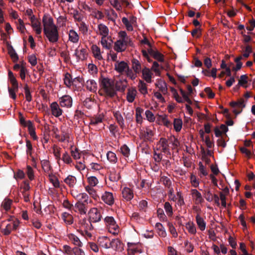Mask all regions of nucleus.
I'll return each mask as SVG.
<instances>
[{"label":"nucleus","mask_w":255,"mask_h":255,"mask_svg":"<svg viewBox=\"0 0 255 255\" xmlns=\"http://www.w3.org/2000/svg\"><path fill=\"white\" fill-rule=\"evenodd\" d=\"M100 86L99 93L101 95L110 98L116 95V90L114 88V82L112 79L102 77L100 79Z\"/></svg>","instance_id":"f257e3e1"},{"label":"nucleus","mask_w":255,"mask_h":255,"mask_svg":"<svg viewBox=\"0 0 255 255\" xmlns=\"http://www.w3.org/2000/svg\"><path fill=\"white\" fill-rule=\"evenodd\" d=\"M171 92L174 98H175L177 102L180 103L183 101H186L188 103V104L186 105V108L187 111L188 112L189 114L190 115L191 114V107L190 106L191 103L190 100V93L191 92L190 87H188V92L184 91L182 89H180V93L182 95V97L179 96L177 93V91L174 88H171Z\"/></svg>","instance_id":"f03ea898"},{"label":"nucleus","mask_w":255,"mask_h":255,"mask_svg":"<svg viewBox=\"0 0 255 255\" xmlns=\"http://www.w3.org/2000/svg\"><path fill=\"white\" fill-rule=\"evenodd\" d=\"M129 38L125 31H121L118 33V39L115 42L114 50L118 52L125 51L127 48Z\"/></svg>","instance_id":"7ed1b4c3"},{"label":"nucleus","mask_w":255,"mask_h":255,"mask_svg":"<svg viewBox=\"0 0 255 255\" xmlns=\"http://www.w3.org/2000/svg\"><path fill=\"white\" fill-rule=\"evenodd\" d=\"M19 121L22 125L27 127L29 133L31 137L34 140H36L37 139V137L35 131V128L32 122L30 121H26L20 113H19Z\"/></svg>","instance_id":"20e7f679"},{"label":"nucleus","mask_w":255,"mask_h":255,"mask_svg":"<svg viewBox=\"0 0 255 255\" xmlns=\"http://www.w3.org/2000/svg\"><path fill=\"white\" fill-rule=\"evenodd\" d=\"M106 225L109 232L114 235L118 234L119 232V227L116 224L114 219L112 217H107L105 219Z\"/></svg>","instance_id":"39448f33"},{"label":"nucleus","mask_w":255,"mask_h":255,"mask_svg":"<svg viewBox=\"0 0 255 255\" xmlns=\"http://www.w3.org/2000/svg\"><path fill=\"white\" fill-rule=\"evenodd\" d=\"M31 26L38 37L40 36L42 31V28L40 21L35 16H31L30 17Z\"/></svg>","instance_id":"423d86ee"},{"label":"nucleus","mask_w":255,"mask_h":255,"mask_svg":"<svg viewBox=\"0 0 255 255\" xmlns=\"http://www.w3.org/2000/svg\"><path fill=\"white\" fill-rule=\"evenodd\" d=\"M43 31L57 28L53 18L49 15H44L42 18Z\"/></svg>","instance_id":"0eeeda50"},{"label":"nucleus","mask_w":255,"mask_h":255,"mask_svg":"<svg viewBox=\"0 0 255 255\" xmlns=\"http://www.w3.org/2000/svg\"><path fill=\"white\" fill-rule=\"evenodd\" d=\"M19 225V221L16 219H14L8 223L5 228L2 231L3 234L5 235H8L14 230H15L18 228Z\"/></svg>","instance_id":"6e6552de"},{"label":"nucleus","mask_w":255,"mask_h":255,"mask_svg":"<svg viewBox=\"0 0 255 255\" xmlns=\"http://www.w3.org/2000/svg\"><path fill=\"white\" fill-rule=\"evenodd\" d=\"M43 31L50 42L54 43L58 41L59 35L57 28Z\"/></svg>","instance_id":"1a4fd4ad"},{"label":"nucleus","mask_w":255,"mask_h":255,"mask_svg":"<svg viewBox=\"0 0 255 255\" xmlns=\"http://www.w3.org/2000/svg\"><path fill=\"white\" fill-rule=\"evenodd\" d=\"M74 54L78 60H84L88 57L87 49L79 45L75 50Z\"/></svg>","instance_id":"9d476101"},{"label":"nucleus","mask_w":255,"mask_h":255,"mask_svg":"<svg viewBox=\"0 0 255 255\" xmlns=\"http://www.w3.org/2000/svg\"><path fill=\"white\" fill-rule=\"evenodd\" d=\"M92 226L91 221L86 219L80 221L79 223V230L81 233L88 230H92Z\"/></svg>","instance_id":"9b49d317"},{"label":"nucleus","mask_w":255,"mask_h":255,"mask_svg":"<svg viewBox=\"0 0 255 255\" xmlns=\"http://www.w3.org/2000/svg\"><path fill=\"white\" fill-rule=\"evenodd\" d=\"M128 253L134 254L136 253H141L142 252V247L140 243H128Z\"/></svg>","instance_id":"f8f14e48"},{"label":"nucleus","mask_w":255,"mask_h":255,"mask_svg":"<svg viewBox=\"0 0 255 255\" xmlns=\"http://www.w3.org/2000/svg\"><path fill=\"white\" fill-rule=\"evenodd\" d=\"M89 215L90 220L93 222H99L101 220L102 217L101 213L96 208H93L90 210Z\"/></svg>","instance_id":"ddd939ff"},{"label":"nucleus","mask_w":255,"mask_h":255,"mask_svg":"<svg viewBox=\"0 0 255 255\" xmlns=\"http://www.w3.org/2000/svg\"><path fill=\"white\" fill-rule=\"evenodd\" d=\"M156 122L159 125H163L167 128L171 127V124L166 115H156Z\"/></svg>","instance_id":"4468645a"},{"label":"nucleus","mask_w":255,"mask_h":255,"mask_svg":"<svg viewBox=\"0 0 255 255\" xmlns=\"http://www.w3.org/2000/svg\"><path fill=\"white\" fill-rule=\"evenodd\" d=\"M110 248H112L118 252H121L124 250V245L119 239H113L112 241H111Z\"/></svg>","instance_id":"2eb2a0df"},{"label":"nucleus","mask_w":255,"mask_h":255,"mask_svg":"<svg viewBox=\"0 0 255 255\" xmlns=\"http://www.w3.org/2000/svg\"><path fill=\"white\" fill-rule=\"evenodd\" d=\"M59 103L61 107H71L72 105V100L70 96L65 95L59 99Z\"/></svg>","instance_id":"dca6fc26"},{"label":"nucleus","mask_w":255,"mask_h":255,"mask_svg":"<svg viewBox=\"0 0 255 255\" xmlns=\"http://www.w3.org/2000/svg\"><path fill=\"white\" fill-rule=\"evenodd\" d=\"M155 86L163 95L167 93V88L165 82L161 79H158L155 84Z\"/></svg>","instance_id":"f3484780"},{"label":"nucleus","mask_w":255,"mask_h":255,"mask_svg":"<svg viewBox=\"0 0 255 255\" xmlns=\"http://www.w3.org/2000/svg\"><path fill=\"white\" fill-rule=\"evenodd\" d=\"M122 196L126 201H130L133 197V192L132 190L128 187H124L122 191Z\"/></svg>","instance_id":"a211bd4d"},{"label":"nucleus","mask_w":255,"mask_h":255,"mask_svg":"<svg viewBox=\"0 0 255 255\" xmlns=\"http://www.w3.org/2000/svg\"><path fill=\"white\" fill-rule=\"evenodd\" d=\"M111 240L106 236H102L99 238L98 243L99 245L105 249L110 248Z\"/></svg>","instance_id":"6ab92c4d"},{"label":"nucleus","mask_w":255,"mask_h":255,"mask_svg":"<svg viewBox=\"0 0 255 255\" xmlns=\"http://www.w3.org/2000/svg\"><path fill=\"white\" fill-rule=\"evenodd\" d=\"M152 72L147 68H144L142 70V77L148 83L152 82Z\"/></svg>","instance_id":"aec40b11"},{"label":"nucleus","mask_w":255,"mask_h":255,"mask_svg":"<svg viewBox=\"0 0 255 255\" xmlns=\"http://www.w3.org/2000/svg\"><path fill=\"white\" fill-rule=\"evenodd\" d=\"M115 67L116 70L119 73L126 72L128 69V64L124 61L117 62Z\"/></svg>","instance_id":"412c9836"},{"label":"nucleus","mask_w":255,"mask_h":255,"mask_svg":"<svg viewBox=\"0 0 255 255\" xmlns=\"http://www.w3.org/2000/svg\"><path fill=\"white\" fill-rule=\"evenodd\" d=\"M100 42L103 48L109 49L111 47L113 41L111 36L108 35L102 37Z\"/></svg>","instance_id":"4be33fe9"},{"label":"nucleus","mask_w":255,"mask_h":255,"mask_svg":"<svg viewBox=\"0 0 255 255\" xmlns=\"http://www.w3.org/2000/svg\"><path fill=\"white\" fill-rule=\"evenodd\" d=\"M122 22L126 26L128 30L132 31L133 30L132 25L135 22V18L133 17H132L130 18L129 20H128L126 17H123L122 18Z\"/></svg>","instance_id":"5701e85b"},{"label":"nucleus","mask_w":255,"mask_h":255,"mask_svg":"<svg viewBox=\"0 0 255 255\" xmlns=\"http://www.w3.org/2000/svg\"><path fill=\"white\" fill-rule=\"evenodd\" d=\"M192 199L197 205L201 204L204 201L201 194L196 189H192Z\"/></svg>","instance_id":"b1692460"},{"label":"nucleus","mask_w":255,"mask_h":255,"mask_svg":"<svg viewBox=\"0 0 255 255\" xmlns=\"http://www.w3.org/2000/svg\"><path fill=\"white\" fill-rule=\"evenodd\" d=\"M156 148L161 151L166 152L168 149L167 140L165 138H161L156 145Z\"/></svg>","instance_id":"393cba45"},{"label":"nucleus","mask_w":255,"mask_h":255,"mask_svg":"<svg viewBox=\"0 0 255 255\" xmlns=\"http://www.w3.org/2000/svg\"><path fill=\"white\" fill-rule=\"evenodd\" d=\"M104 202L108 205H112L114 202L113 194L111 192H105L102 196Z\"/></svg>","instance_id":"a878e982"},{"label":"nucleus","mask_w":255,"mask_h":255,"mask_svg":"<svg viewBox=\"0 0 255 255\" xmlns=\"http://www.w3.org/2000/svg\"><path fill=\"white\" fill-rule=\"evenodd\" d=\"M52 114L56 117H58L62 115V111L59 108V105L56 102H53L50 106Z\"/></svg>","instance_id":"bb28decb"},{"label":"nucleus","mask_w":255,"mask_h":255,"mask_svg":"<svg viewBox=\"0 0 255 255\" xmlns=\"http://www.w3.org/2000/svg\"><path fill=\"white\" fill-rule=\"evenodd\" d=\"M137 91L135 88H129L127 94V100L129 103H132L136 96Z\"/></svg>","instance_id":"cd10ccee"},{"label":"nucleus","mask_w":255,"mask_h":255,"mask_svg":"<svg viewBox=\"0 0 255 255\" xmlns=\"http://www.w3.org/2000/svg\"><path fill=\"white\" fill-rule=\"evenodd\" d=\"M91 50L92 53L95 58L98 60H102L103 59L102 52L101 51L100 48L97 45H93L91 47Z\"/></svg>","instance_id":"c85d7f7f"},{"label":"nucleus","mask_w":255,"mask_h":255,"mask_svg":"<svg viewBox=\"0 0 255 255\" xmlns=\"http://www.w3.org/2000/svg\"><path fill=\"white\" fill-rule=\"evenodd\" d=\"M85 86L90 91L95 92L97 90V84L95 80L90 79L87 81Z\"/></svg>","instance_id":"c756f323"},{"label":"nucleus","mask_w":255,"mask_h":255,"mask_svg":"<svg viewBox=\"0 0 255 255\" xmlns=\"http://www.w3.org/2000/svg\"><path fill=\"white\" fill-rule=\"evenodd\" d=\"M127 85V81L124 79H120L116 81L115 83L116 90L118 91H124Z\"/></svg>","instance_id":"7c9ffc66"},{"label":"nucleus","mask_w":255,"mask_h":255,"mask_svg":"<svg viewBox=\"0 0 255 255\" xmlns=\"http://www.w3.org/2000/svg\"><path fill=\"white\" fill-rule=\"evenodd\" d=\"M68 39L72 43H77L79 39V35L75 30L71 29L68 32Z\"/></svg>","instance_id":"2f4dec72"},{"label":"nucleus","mask_w":255,"mask_h":255,"mask_svg":"<svg viewBox=\"0 0 255 255\" xmlns=\"http://www.w3.org/2000/svg\"><path fill=\"white\" fill-rule=\"evenodd\" d=\"M94 187L95 186H85V189L94 199L97 200L99 198V196Z\"/></svg>","instance_id":"473e14b6"},{"label":"nucleus","mask_w":255,"mask_h":255,"mask_svg":"<svg viewBox=\"0 0 255 255\" xmlns=\"http://www.w3.org/2000/svg\"><path fill=\"white\" fill-rule=\"evenodd\" d=\"M97 33L102 36V37L108 36L109 29L105 25L100 24L98 25Z\"/></svg>","instance_id":"72a5a7b5"},{"label":"nucleus","mask_w":255,"mask_h":255,"mask_svg":"<svg viewBox=\"0 0 255 255\" xmlns=\"http://www.w3.org/2000/svg\"><path fill=\"white\" fill-rule=\"evenodd\" d=\"M148 52L157 60L162 62L164 60L163 56L159 52L155 51L151 48L148 50Z\"/></svg>","instance_id":"f704fd0d"},{"label":"nucleus","mask_w":255,"mask_h":255,"mask_svg":"<svg viewBox=\"0 0 255 255\" xmlns=\"http://www.w3.org/2000/svg\"><path fill=\"white\" fill-rule=\"evenodd\" d=\"M141 134L146 139L150 140L154 135V130L149 128H147L142 131Z\"/></svg>","instance_id":"c9c22d12"},{"label":"nucleus","mask_w":255,"mask_h":255,"mask_svg":"<svg viewBox=\"0 0 255 255\" xmlns=\"http://www.w3.org/2000/svg\"><path fill=\"white\" fill-rule=\"evenodd\" d=\"M61 218L65 223L67 225H71L73 222V218L72 216L68 213H63L61 215Z\"/></svg>","instance_id":"e433bc0d"},{"label":"nucleus","mask_w":255,"mask_h":255,"mask_svg":"<svg viewBox=\"0 0 255 255\" xmlns=\"http://www.w3.org/2000/svg\"><path fill=\"white\" fill-rule=\"evenodd\" d=\"M196 220L199 228L201 231L205 230L206 228V223L204 221V219L200 215H197L196 217Z\"/></svg>","instance_id":"4c0bfd02"},{"label":"nucleus","mask_w":255,"mask_h":255,"mask_svg":"<svg viewBox=\"0 0 255 255\" xmlns=\"http://www.w3.org/2000/svg\"><path fill=\"white\" fill-rule=\"evenodd\" d=\"M8 78L10 81V83L12 85V88H14V89H18V83L17 80H16L12 72H8Z\"/></svg>","instance_id":"58836bf2"},{"label":"nucleus","mask_w":255,"mask_h":255,"mask_svg":"<svg viewBox=\"0 0 255 255\" xmlns=\"http://www.w3.org/2000/svg\"><path fill=\"white\" fill-rule=\"evenodd\" d=\"M86 204L78 201L75 205V208L76 211L78 210L81 214H85L87 211V209L85 206Z\"/></svg>","instance_id":"ea45409f"},{"label":"nucleus","mask_w":255,"mask_h":255,"mask_svg":"<svg viewBox=\"0 0 255 255\" xmlns=\"http://www.w3.org/2000/svg\"><path fill=\"white\" fill-rule=\"evenodd\" d=\"M64 182L70 187H73L76 183V178L74 176L69 175L64 179Z\"/></svg>","instance_id":"a19ab883"},{"label":"nucleus","mask_w":255,"mask_h":255,"mask_svg":"<svg viewBox=\"0 0 255 255\" xmlns=\"http://www.w3.org/2000/svg\"><path fill=\"white\" fill-rule=\"evenodd\" d=\"M174 129L177 132L181 130L182 128V121L180 119H175L173 122Z\"/></svg>","instance_id":"79ce46f5"},{"label":"nucleus","mask_w":255,"mask_h":255,"mask_svg":"<svg viewBox=\"0 0 255 255\" xmlns=\"http://www.w3.org/2000/svg\"><path fill=\"white\" fill-rule=\"evenodd\" d=\"M87 182L88 184L87 186H96L99 183V180L97 178L94 176L87 177Z\"/></svg>","instance_id":"37998d69"},{"label":"nucleus","mask_w":255,"mask_h":255,"mask_svg":"<svg viewBox=\"0 0 255 255\" xmlns=\"http://www.w3.org/2000/svg\"><path fill=\"white\" fill-rule=\"evenodd\" d=\"M155 226L159 236L161 237H165L166 236V233L162 224L158 223L156 224Z\"/></svg>","instance_id":"c03bdc74"},{"label":"nucleus","mask_w":255,"mask_h":255,"mask_svg":"<svg viewBox=\"0 0 255 255\" xmlns=\"http://www.w3.org/2000/svg\"><path fill=\"white\" fill-rule=\"evenodd\" d=\"M248 81V77L247 75H243L241 76L239 80L238 84L245 88L248 87L247 83Z\"/></svg>","instance_id":"a18cd8bd"},{"label":"nucleus","mask_w":255,"mask_h":255,"mask_svg":"<svg viewBox=\"0 0 255 255\" xmlns=\"http://www.w3.org/2000/svg\"><path fill=\"white\" fill-rule=\"evenodd\" d=\"M138 88L139 91L143 95H146L147 93V89L146 84L141 80H139Z\"/></svg>","instance_id":"49530a36"},{"label":"nucleus","mask_w":255,"mask_h":255,"mask_svg":"<svg viewBox=\"0 0 255 255\" xmlns=\"http://www.w3.org/2000/svg\"><path fill=\"white\" fill-rule=\"evenodd\" d=\"M69 240L72 242L73 244L74 245L77 246H81L82 245V243L81 242L79 239L74 234H70L69 235Z\"/></svg>","instance_id":"de8ad7c7"},{"label":"nucleus","mask_w":255,"mask_h":255,"mask_svg":"<svg viewBox=\"0 0 255 255\" xmlns=\"http://www.w3.org/2000/svg\"><path fill=\"white\" fill-rule=\"evenodd\" d=\"M79 200L80 202L88 204L91 202L89 199V196L85 193H79Z\"/></svg>","instance_id":"09e8293b"},{"label":"nucleus","mask_w":255,"mask_h":255,"mask_svg":"<svg viewBox=\"0 0 255 255\" xmlns=\"http://www.w3.org/2000/svg\"><path fill=\"white\" fill-rule=\"evenodd\" d=\"M103 118L104 116L102 114H100L96 117L92 118L91 120L90 124L93 125L99 124V123H102Z\"/></svg>","instance_id":"8fccbe9b"},{"label":"nucleus","mask_w":255,"mask_h":255,"mask_svg":"<svg viewBox=\"0 0 255 255\" xmlns=\"http://www.w3.org/2000/svg\"><path fill=\"white\" fill-rule=\"evenodd\" d=\"M114 117L116 119L118 123L121 127L124 126V119L119 112H116L114 113Z\"/></svg>","instance_id":"3c124183"},{"label":"nucleus","mask_w":255,"mask_h":255,"mask_svg":"<svg viewBox=\"0 0 255 255\" xmlns=\"http://www.w3.org/2000/svg\"><path fill=\"white\" fill-rule=\"evenodd\" d=\"M107 158L110 162L112 163H116L118 160L116 154L112 151L107 152Z\"/></svg>","instance_id":"603ef678"},{"label":"nucleus","mask_w":255,"mask_h":255,"mask_svg":"<svg viewBox=\"0 0 255 255\" xmlns=\"http://www.w3.org/2000/svg\"><path fill=\"white\" fill-rule=\"evenodd\" d=\"M145 115L147 120L151 123L154 122L156 119V116H155L154 114L149 110L146 111Z\"/></svg>","instance_id":"864d4df0"},{"label":"nucleus","mask_w":255,"mask_h":255,"mask_svg":"<svg viewBox=\"0 0 255 255\" xmlns=\"http://www.w3.org/2000/svg\"><path fill=\"white\" fill-rule=\"evenodd\" d=\"M17 28L21 32L24 33L25 31V27L23 20L19 18L16 22Z\"/></svg>","instance_id":"5fc2aeb1"},{"label":"nucleus","mask_w":255,"mask_h":255,"mask_svg":"<svg viewBox=\"0 0 255 255\" xmlns=\"http://www.w3.org/2000/svg\"><path fill=\"white\" fill-rule=\"evenodd\" d=\"M89 167L94 171H99L103 168L102 164L95 162L91 163Z\"/></svg>","instance_id":"6e6d98bb"},{"label":"nucleus","mask_w":255,"mask_h":255,"mask_svg":"<svg viewBox=\"0 0 255 255\" xmlns=\"http://www.w3.org/2000/svg\"><path fill=\"white\" fill-rule=\"evenodd\" d=\"M143 112V110L140 108H137L135 110L136 120L138 123H141L142 122V118L141 114Z\"/></svg>","instance_id":"4d7b16f0"},{"label":"nucleus","mask_w":255,"mask_h":255,"mask_svg":"<svg viewBox=\"0 0 255 255\" xmlns=\"http://www.w3.org/2000/svg\"><path fill=\"white\" fill-rule=\"evenodd\" d=\"M120 151L122 154L126 157H128L130 154V149L126 145L121 146Z\"/></svg>","instance_id":"13d9d810"},{"label":"nucleus","mask_w":255,"mask_h":255,"mask_svg":"<svg viewBox=\"0 0 255 255\" xmlns=\"http://www.w3.org/2000/svg\"><path fill=\"white\" fill-rule=\"evenodd\" d=\"M64 84L67 86V87H70L72 84V77L70 74L66 73L65 75V77L64 78Z\"/></svg>","instance_id":"bf43d9fd"},{"label":"nucleus","mask_w":255,"mask_h":255,"mask_svg":"<svg viewBox=\"0 0 255 255\" xmlns=\"http://www.w3.org/2000/svg\"><path fill=\"white\" fill-rule=\"evenodd\" d=\"M49 180L54 187L58 188L59 187V182L55 176L53 175H50Z\"/></svg>","instance_id":"052dcab7"},{"label":"nucleus","mask_w":255,"mask_h":255,"mask_svg":"<svg viewBox=\"0 0 255 255\" xmlns=\"http://www.w3.org/2000/svg\"><path fill=\"white\" fill-rule=\"evenodd\" d=\"M202 34V30L200 27H195V29H192V37L196 38L200 37Z\"/></svg>","instance_id":"680f3d73"},{"label":"nucleus","mask_w":255,"mask_h":255,"mask_svg":"<svg viewBox=\"0 0 255 255\" xmlns=\"http://www.w3.org/2000/svg\"><path fill=\"white\" fill-rule=\"evenodd\" d=\"M164 209L166 214L168 216H171L172 215V208L171 205L168 202H166L164 204Z\"/></svg>","instance_id":"e2e57ef3"},{"label":"nucleus","mask_w":255,"mask_h":255,"mask_svg":"<svg viewBox=\"0 0 255 255\" xmlns=\"http://www.w3.org/2000/svg\"><path fill=\"white\" fill-rule=\"evenodd\" d=\"M12 203V201L10 199H5L3 200L2 205L3 208L6 210H8L10 208Z\"/></svg>","instance_id":"0e129e2a"},{"label":"nucleus","mask_w":255,"mask_h":255,"mask_svg":"<svg viewBox=\"0 0 255 255\" xmlns=\"http://www.w3.org/2000/svg\"><path fill=\"white\" fill-rule=\"evenodd\" d=\"M26 174L27 175L28 178L30 180H32L34 179V176L33 170L32 168L29 165L27 166Z\"/></svg>","instance_id":"69168bd1"},{"label":"nucleus","mask_w":255,"mask_h":255,"mask_svg":"<svg viewBox=\"0 0 255 255\" xmlns=\"http://www.w3.org/2000/svg\"><path fill=\"white\" fill-rule=\"evenodd\" d=\"M62 160L66 164H70L72 163V160L70 155L67 152H65L62 156Z\"/></svg>","instance_id":"338daca9"},{"label":"nucleus","mask_w":255,"mask_h":255,"mask_svg":"<svg viewBox=\"0 0 255 255\" xmlns=\"http://www.w3.org/2000/svg\"><path fill=\"white\" fill-rule=\"evenodd\" d=\"M132 68L134 72L137 73H139L141 70V66L139 62L137 61H134L133 62Z\"/></svg>","instance_id":"774afa93"}]
</instances>
